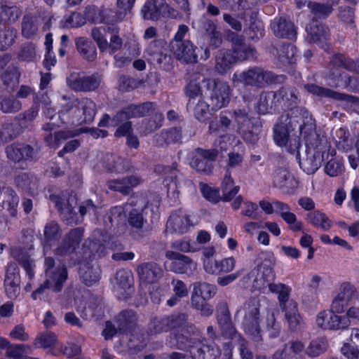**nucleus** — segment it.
Segmentation results:
<instances>
[{"mask_svg": "<svg viewBox=\"0 0 359 359\" xmlns=\"http://www.w3.org/2000/svg\"><path fill=\"white\" fill-rule=\"evenodd\" d=\"M270 292L278 294V299L280 309H283L290 304L297 303L292 299H289L291 288L283 283H269Z\"/></svg>", "mask_w": 359, "mask_h": 359, "instance_id": "nucleus-44", "label": "nucleus"}, {"mask_svg": "<svg viewBox=\"0 0 359 359\" xmlns=\"http://www.w3.org/2000/svg\"><path fill=\"white\" fill-rule=\"evenodd\" d=\"M136 203L134 198H130L129 202L123 206H115L111 209L109 219L111 222L117 224L124 222L127 217L128 224L133 230H141L147 223L144 217L142 208H135Z\"/></svg>", "mask_w": 359, "mask_h": 359, "instance_id": "nucleus-7", "label": "nucleus"}, {"mask_svg": "<svg viewBox=\"0 0 359 359\" xmlns=\"http://www.w3.org/2000/svg\"><path fill=\"white\" fill-rule=\"evenodd\" d=\"M83 234V229L81 227L72 229L55 249V254L65 257L73 253L79 248Z\"/></svg>", "mask_w": 359, "mask_h": 359, "instance_id": "nucleus-21", "label": "nucleus"}, {"mask_svg": "<svg viewBox=\"0 0 359 359\" xmlns=\"http://www.w3.org/2000/svg\"><path fill=\"white\" fill-rule=\"evenodd\" d=\"M229 113L237 133L241 135L245 141L252 144L255 143L259 139L260 121L250 116L249 111L245 108H237Z\"/></svg>", "mask_w": 359, "mask_h": 359, "instance_id": "nucleus-5", "label": "nucleus"}, {"mask_svg": "<svg viewBox=\"0 0 359 359\" xmlns=\"http://www.w3.org/2000/svg\"><path fill=\"white\" fill-rule=\"evenodd\" d=\"M259 306V303L252 299L245 303L243 308L237 311V313H243V330L255 341H259L262 339L260 330Z\"/></svg>", "mask_w": 359, "mask_h": 359, "instance_id": "nucleus-9", "label": "nucleus"}, {"mask_svg": "<svg viewBox=\"0 0 359 359\" xmlns=\"http://www.w3.org/2000/svg\"><path fill=\"white\" fill-rule=\"evenodd\" d=\"M58 114L61 123L64 122L62 116L68 114L73 121L89 123L93 121L95 116L96 105L93 100L87 97L75 99L63 105Z\"/></svg>", "mask_w": 359, "mask_h": 359, "instance_id": "nucleus-6", "label": "nucleus"}, {"mask_svg": "<svg viewBox=\"0 0 359 359\" xmlns=\"http://www.w3.org/2000/svg\"><path fill=\"white\" fill-rule=\"evenodd\" d=\"M142 180L137 175L123 177L121 179L111 180L107 182L108 188L114 191H118L123 195H128L133 189L140 184Z\"/></svg>", "mask_w": 359, "mask_h": 359, "instance_id": "nucleus-28", "label": "nucleus"}, {"mask_svg": "<svg viewBox=\"0 0 359 359\" xmlns=\"http://www.w3.org/2000/svg\"><path fill=\"white\" fill-rule=\"evenodd\" d=\"M165 256L169 259L165 264L168 269L176 273L193 274L197 269V264L190 257L173 251L166 252Z\"/></svg>", "mask_w": 359, "mask_h": 359, "instance_id": "nucleus-16", "label": "nucleus"}, {"mask_svg": "<svg viewBox=\"0 0 359 359\" xmlns=\"http://www.w3.org/2000/svg\"><path fill=\"white\" fill-rule=\"evenodd\" d=\"M297 53L296 48L292 43H286L278 50V59L283 63H293Z\"/></svg>", "mask_w": 359, "mask_h": 359, "instance_id": "nucleus-62", "label": "nucleus"}, {"mask_svg": "<svg viewBox=\"0 0 359 359\" xmlns=\"http://www.w3.org/2000/svg\"><path fill=\"white\" fill-rule=\"evenodd\" d=\"M50 20L49 13L44 10H38L33 13L25 14L21 22L22 34L27 39L36 36L42 22Z\"/></svg>", "mask_w": 359, "mask_h": 359, "instance_id": "nucleus-15", "label": "nucleus"}, {"mask_svg": "<svg viewBox=\"0 0 359 359\" xmlns=\"http://www.w3.org/2000/svg\"><path fill=\"white\" fill-rule=\"evenodd\" d=\"M275 36L293 40L296 38L297 31L294 24L285 17L275 18L271 24Z\"/></svg>", "mask_w": 359, "mask_h": 359, "instance_id": "nucleus-29", "label": "nucleus"}, {"mask_svg": "<svg viewBox=\"0 0 359 359\" xmlns=\"http://www.w3.org/2000/svg\"><path fill=\"white\" fill-rule=\"evenodd\" d=\"M297 122L296 118H290L287 114L281 116L273 128L275 142L280 147H286L291 154L298 153L301 144L299 137L292 133L296 129Z\"/></svg>", "mask_w": 359, "mask_h": 359, "instance_id": "nucleus-3", "label": "nucleus"}, {"mask_svg": "<svg viewBox=\"0 0 359 359\" xmlns=\"http://www.w3.org/2000/svg\"><path fill=\"white\" fill-rule=\"evenodd\" d=\"M16 185L25 191H34L37 188V180L31 173L22 172L15 180Z\"/></svg>", "mask_w": 359, "mask_h": 359, "instance_id": "nucleus-54", "label": "nucleus"}, {"mask_svg": "<svg viewBox=\"0 0 359 359\" xmlns=\"http://www.w3.org/2000/svg\"><path fill=\"white\" fill-rule=\"evenodd\" d=\"M273 185L280 189H291L294 187L295 181L293 175L285 167H276L272 172Z\"/></svg>", "mask_w": 359, "mask_h": 359, "instance_id": "nucleus-34", "label": "nucleus"}, {"mask_svg": "<svg viewBox=\"0 0 359 359\" xmlns=\"http://www.w3.org/2000/svg\"><path fill=\"white\" fill-rule=\"evenodd\" d=\"M281 311L285 313V320L291 331L297 332L303 327L304 320L299 313L297 303H290Z\"/></svg>", "mask_w": 359, "mask_h": 359, "instance_id": "nucleus-38", "label": "nucleus"}, {"mask_svg": "<svg viewBox=\"0 0 359 359\" xmlns=\"http://www.w3.org/2000/svg\"><path fill=\"white\" fill-rule=\"evenodd\" d=\"M217 322L221 334L224 338L235 341L238 343V345L241 344V340H245L240 336L233 326L226 305H224L218 312Z\"/></svg>", "mask_w": 359, "mask_h": 359, "instance_id": "nucleus-22", "label": "nucleus"}, {"mask_svg": "<svg viewBox=\"0 0 359 359\" xmlns=\"http://www.w3.org/2000/svg\"><path fill=\"white\" fill-rule=\"evenodd\" d=\"M22 109L20 101L13 97H0V110L5 114H12Z\"/></svg>", "mask_w": 359, "mask_h": 359, "instance_id": "nucleus-57", "label": "nucleus"}, {"mask_svg": "<svg viewBox=\"0 0 359 359\" xmlns=\"http://www.w3.org/2000/svg\"><path fill=\"white\" fill-rule=\"evenodd\" d=\"M357 295L356 288L349 283H344L339 287V292L333 298L330 311L334 314L342 313L349 302Z\"/></svg>", "mask_w": 359, "mask_h": 359, "instance_id": "nucleus-19", "label": "nucleus"}, {"mask_svg": "<svg viewBox=\"0 0 359 359\" xmlns=\"http://www.w3.org/2000/svg\"><path fill=\"white\" fill-rule=\"evenodd\" d=\"M6 151L7 157L15 162H20L22 160H32L36 155L33 147L20 143H13L8 146Z\"/></svg>", "mask_w": 359, "mask_h": 359, "instance_id": "nucleus-31", "label": "nucleus"}, {"mask_svg": "<svg viewBox=\"0 0 359 359\" xmlns=\"http://www.w3.org/2000/svg\"><path fill=\"white\" fill-rule=\"evenodd\" d=\"M217 156L216 149L205 150L198 148L193 154L190 161L191 166L198 172L209 175L212 172V161Z\"/></svg>", "mask_w": 359, "mask_h": 359, "instance_id": "nucleus-17", "label": "nucleus"}, {"mask_svg": "<svg viewBox=\"0 0 359 359\" xmlns=\"http://www.w3.org/2000/svg\"><path fill=\"white\" fill-rule=\"evenodd\" d=\"M308 8L313 16V20L327 18L333 11L331 4L309 1Z\"/></svg>", "mask_w": 359, "mask_h": 359, "instance_id": "nucleus-51", "label": "nucleus"}, {"mask_svg": "<svg viewBox=\"0 0 359 359\" xmlns=\"http://www.w3.org/2000/svg\"><path fill=\"white\" fill-rule=\"evenodd\" d=\"M21 15V10L16 6H1L0 7V23H14Z\"/></svg>", "mask_w": 359, "mask_h": 359, "instance_id": "nucleus-52", "label": "nucleus"}, {"mask_svg": "<svg viewBox=\"0 0 359 359\" xmlns=\"http://www.w3.org/2000/svg\"><path fill=\"white\" fill-rule=\"evenodd\" d=\"M275 273L273 268L267 264H262L252 269L242 280L247 285H252L255 290H261L269 286L273 280Z\"/></svg>", "mask_w": 359, "mask_h": 359, "instance_id": "nucleus-14", "label": "nucleus"}, {"mask_svg": "<svg viewBox=\"0 0 359 359\" xmlns=\"http://www.w3.org/2000/svg\"><path fill=\"white\" fill-rule=\"evenodd\" d=\"M19 269L15 264L8 265L4 279V288L8 298H16L20 292Z\"/></svg>", "mask_w": 359, "mask_h": 359, "instance_id": "nucleus-25", "label": "nucleus"}, {"mask_svg": "<svg viewBox=\"0 0 359 359\" xmlns=\"http://www.w3.org/2000/svg\"><path fill=\"white\" fill-rule=\"evenodd\" d=\"M20 72L16 67L10 66L2 74L1 79L6 89L13 92L19 83Z\"/></svg>", "mask_w": 359, "mask_h": 359, "instance_id": "nucleus-49", "label": "nucleus"}, {"mask_svg": "<svg viewBox=\"0 0 359 359\" xmlns=\"http://www.w3.org/2000/svg\"><path fill=\"white\" fill-rule=\"evenodd\" d=\"M326 151L306 150V157L299 161V165L309 175L315 173L321 166L325 156L328 157Z\"/></svg>", "mask_w": 359, "mask_h": 359, "instance_id": "nucleus-26", "label": "nucleus"}, {"mask_svg": "<svg viewBox=\"0 0 359 359\" xmlns=\"http://www.w3.org/2000/svg\"><path fill=\"white\" fill-rule=\"evenodd\" d=\"M137 317L133 310L122 311L116 317V323L120 330L127 332L136 324Z\"/></svg>", "mask_w": 359, "mask_h": 359, "instance_id": "nucleus-50", "label": "nucleus"}, {"mask_svg": "<svg viewBox=\"0 0 359 359\" xmlns=\"http://www.w3.org/2000/svg\"><path fill=\"white\" fill-rule=\"evenodd\" d=\"M283 80V75L276 74L258 66L251 67L240 73H234L233 76V82H239L244 86L259 89L271 84L281 83Z\"/></svg>", "mask_w": 359, "mask_h": 359, "instance_id": "nucleus-2", "label": "nucleus"}, {"mask_svg": "<svg viewBox=\"0 0 359 359\" xmlns=\"http://www.w3.org/2000/svg\"><path fill=\"white\" fill-rule=\"evenodd\" d=\"M273 98L276 103L291 109L296 107L299 102L297 89L291 86H283L273 92Z\"/></svg>", "mask_w": 359, "mask_h": 359, "instance_id": "nucleus-27", "label": "nucleus"}, {"mask_svg": "<svg viewBox=\"0 0 359 359\" xmlns=\"http://www.w3.org/2000/svg\"><path fill=\"white\" fill-rule=\"evenodd\" d=\"M128 160L114 155H107L104 168L109 172L123 173L130 169Z\"/></svg>", "mask_w": 359, "mask_h": 359, "instance_id": "nucleus-42", "label": "nucleus"}, {"mask_svg": "<svg viewBox=\"0 0 359 359\" xmlns=\"http://www.w3.org/2000/svg\"><path fill=\"white\" fill-rule=\"evenodd\" d=\"M39 111L38 105H33L27 110L19 114L15 120L20 128H27L36 118Z\"/></svg>", "mask_w": 359, "mask_h": 359, "instance_id": "nucleus-56", "label": "nucleus"}, {"mask_svg": "<svg viewBox=\"0 0 359 359\" xmlns=\"http://www.w3.org/2000/svg\"><path fill=\"white\" fill-rule=\"evenodd\" d=\"M144 20H158L161 17L177 19L180 17L179 11L165 0H146L141 9Z\"/></svg>", "mask_w": 359, "mask_h": 359, "instance_id": "nucleus-10", "label": "nucleus"}, {"mask_svg": "<svg viewBox=\"0 0 359 359\" xmlns=\"http://www.w3.org/2000/svg\"><path fill=\"white\" fill-rule=\"evenodd\" d=\"M30 346L25 344L9 345L7 347L6 355L13 359H25L31 353Z\"/></svg>", "mask_w": 359, "mask_h": 359, "instance_id": "nucleus-63", "label": "nucleus"}, {"mask_svg": "<svg viewBox=\"0 0 359 359\" xmlns=\"http://www.w3.org/2000/svg\"><path fill=\"white\" fill-rule=\"evenodd\" d=\"M167 324L168 331L174 330H186L189 334H195L196 328L192 324L188 322L187 314L180 313L165 316Z\"/></svg>", "mask_w": 359, "mask_h": 359, "instance_id": "nucleus-33", "label": "nucleus"}, {"mask_svg": "<svg viewBox=\"0 0 359 359\" xmlns=\"http://www.w3.org/2000/svg\"><path fill=\"white\" fill-rule=\"evenodd\" d=\"M202 88L208 91L210 109L217 111L226 107L230 100V88L227 83L219 79H204Z\"/></svg>", "mask_w": 359, "mask_h": 359, "instance_id": "nucleus-8", "label": "nucleus"}, {"mask_svg": "<svg viewBox=\"0 0 359 359\" xmlns=\"http://www.w3.org/2000/svg\"><path fill=\"white\" fill-rule=\"evenodd\" d=\"M62 235V230L60 225L54 221L48 222L43 230V254L46 255L47 251L50 249L51 242L58 240Z\"/></svg>", "mask_w": 359, "mask_h": 359, "instance_id": "nucleus-40", "label": "nucleus"}, {"mask_svg": "<svg viewBox=\"0 0 359 359\" xmlns=\"http://www.w3.org/2000/svg\"><path fill=\"white\" fill-rule=\"evenodd\" d=\"M115 280L117 287L123 290L127 295H130L133 291V276L131 271L128 269H120L116 271Z\"/></svg>", "mask_w": 359, "mask_h": 359, "instance_id": "nucleus-46", "label": "nucleus"}, {"mask_svg": "<svg viewBox=\"0 0 359 359\" xmlns=\"http://www.w3.org/2000/svg\"><path fill=\"white\" fill-rule=\"evenodd\" d=\"M273 92L262 93L257 103L256 108L261 114H265L273 108Z\"/></svg>", "mask_w": 359, "mask_h": 359, "instance_id": "nucleus-64", "label": "nucleus"}, {"mask_svg": "<svg viewBox=\"0 0 359 359\" xmlns=\"http://www.w3.org/2000/svg\"><path fill=\"white\" fill-rule=\"evenodd\" d=\"M0 201L3 208L7 209L12 217H16L19 198L11 188L0 189Z\"/></svg>", "mask_w": 359, "mask_h": 359, "instance_id": "nucleus-39", "label": "nucleus"}, {"mask_svg": "<svg viewBox=\"0 0 359 359\" xmlns=\"http://www.w3.org/2000/svg\"><path fill=\"white\" fill-rule=\"evenodd\" d=\"M300 116H290V118H296L298 123L296 128H298L299 135H303L316 130V122L311 114L305 109L301 108L298 110Z\"/></svg>", "mask_w": 359, "mask_h": 359, "instance_id": "nucleus-41", "label": "nucleus"}, {"mask_svg": "<svg viewBox=\"0 0 359 359\" xmlns=\"http://www.w3.org/2000/svg\"><path fill=\"white\" fill-rule=\"evenodd\" d=\"M100 270L98 266H94L89 263L81 264L79 276L82 282L87 286H91L100 279Z\"/></svg>", "mask_w": 359, "mask_h": 359, "instance_id": "nucleus-43", "label": "nucleus"}, {"mask_svg": "<svg viewBox=\"0 0 359 359\" xmlns=\"http://www.w3.org/2000/svg\"><path fill=\"white\" fill-rule=\"evenodd\" d=\"M236 59L231 50L221 49L215 55V71L221 74H225L236 63Z\"/></svg>", "mask_w": 359, "mask_h": 359, "instance_id": "nucleus-37", "label": "nucleus"}, {"mask_svg": "<svg viewBox=\"0 0 359 359\" xmlns=\"http://www.w3.org/2000/svg\"><path fill=\"white\" fill-rule=\"evenodd\" d=\"M76 46L85 60L92 62L96 59L97 50L92 41L83 37H79L76 40Z\"/></svg>", "mask_w": 359, "mask_h": 359, "instance_id": "nucleus-47", "label": "nucleus"}, {"mask_svg": "<svg viewBox=\"0 0 359 359\" xmlns=\"http://www.w3.org/2000/svg\"><path fill=\"white\" fill-rule=\"evenodd\" d=\"M221 188L222 191V200L226 202L234 198L240 189L238 186H234V182L229 175H224Z\"/></svg>", "mask_w": 359, "mask_h": 359, "instance_id": "nucleus-53", "label": "nucleus"}, {"mask_svg": "<svg viewBox=\"0 0 359 359\" xmlns=\"http://www.w3.org/2000/svg\"><path fill=\"white\" fill-rule=\"evenodd\" d=\"M339 67L359 73V59L355 61L342 54H335L330 58L327 68L324 72L325 77L330 86L348 87L351 85L353 78L342 72Z\"/></svg>", "mask_w": 359, "mask_h": 359, "instance_id": "nucleus-1", "label": "nucleus"}, {"mask_svg": "<svg viewBox=\"0 0 359 359\" xmlns=\"http://www.w3.org/2000/svg\"><path fill=\"white\" fill-rule=\"evenodd\" d=\"M141 284H151L156 283L163 274L161 267L156 262H144L136 268Z\"/></svg>", "mask_w": 359, "mask_h": 359, "instance_id": "nucleus-23", "label": "nucleus"}, {"mask_svg": "<svg viewBox=\"0 0 359 359\" xmlns=\"http://www.w3.org/2000/svg\"><path fill=\"white\" fill-rule=\"evenodd\" d=\"M20 128L12 123H4L0 127V142H9L20 135Z\"/></svg>", "mask_w": 359, "mask_h": 359, "instance_id": "nucleus-60", "label": "nucleus"}, {"mask_svg": "<svg viewBox=\"0 0 359 359\" xmlns=\"http://www.w3.org/2000/svg\"><path fill=\"white\" fill-rule=\"evenodd\" d=\"M191 225L189 216L182 210L172 213L167 222L168 230L180 234L187 232Z\"/></svg>", "mask_w": 359, "mask_h": 359, "instance_id": "nucleus-32", "label": "nucleus"}, {"mask_svg": "<svg viewBox=\"0 0 359 359\" xmlns=\"http://www.w3.org/2000/svg\"><path fill=\"white\" fill-rule=\"evenodd\" d=\"M306 219L314 226H320L325 231L329 230L332 226L331 220L320 211H313L308 213Z\"/></svg>", "mask_w": 359, "mask_h": 359, "instance_id": "nucleus-55", "label": "nucleus"}, {"mask_svg": "<svg viewBox=\"0 0 359 359\" xmlns=\"http://www.w3.org/2000/svg\"><path fill=\"white\" fill-rule=\"evenodd\" d=\"M233 51L236 61H243L254 56L255 50L247 45L242 36L233 34L231 37Z\"/></svg>", "mask_w": 359, "mask_h": 359, "instance_id": "nucleus-35", "label": "nucleus"}, {"mask_svg": "<svg viewBox=\"0 0 359 359\" xmlns=\"http://www.w3.org/2000/svg\"><path fill=\"white\" fill-rule=\"evenodd\" d=\"M55 259L51 257H46L44 260L46 280L32 294L33 299L40 298L47 289L55 292H60L67 279V270L65 265L55 266Z\"/></svg>", "mask_w": 359, "mask_h": 359, "instance_id": "nucleus-4", "label": "nucleus"}, {"mask_svg": "<svg viewBox=\"0 0 359 359\" xmlns=\"http://www.w3.org/2000/svg\"><path fill=\"white\" fill-rule=\"evenodd\" d=\"M316 325L323 330H344L351 325V320L346 316H341L332 313L330 311H323L316 317Z\"/></svg>", "mask_w": 359, "mask_h": 359, "instance_id": "nucleus-20", "label": "nucleus"}, {"mask_svg": "<svg viewBox=\"0 0 359 359\" xmlns=\"http://www.w3.org/2000/svg\"><path fill=\"white\" fill-rule=\"evenodd\" d=\"M127 109L131 118L149 115L154 110L152 102H144L138 105L131 104Z\"/></svg>", "mask_w": 359, "mask_h": 359, "instance_id": "nucleus-61", "label": "nucleus"}, {"mask_svg": "<svg viewBox=\"0 0 359 359\" xmlns=\"http://www.w3.org/2000/svg\"><path fill=\"white\" fill-rule=\"evenodd\" d=\"M327 348V340L324 337H318L310 341L305 349V353L308 357L314 358L325 353Z\"/></svg>", "mask_w": 359, "mask_h": 359, "instance_id": "nucleus-48", "label": "nucleus"}, {"mask_svg": "<svg viewBox=\"0 0 359 359\" xmlns=\"http://www.w3.org/2000/svg\"><path fill=\"white\" fill-rule=\"evenodd\" d=\"M306 30L310 43H316L325 51L330 49L329 43L330 34L328 27L320 23L317 20H312L306 26Z\"/></svg>", "mask_w": 359, "mask_h": 359, "instance_id": "nucleus-18", "label": "nucleus"}, {"mask_svg": "<svg viewBox=\"0 0 359 359\" xmlns=\"http://www.w3.org/2000/svg\"><path fill=\"white\" fill-rule=\"evenodd\" d=\"M50 199L60 212L62 219L65 220L68 224L72 225L81 222V219L75 211V207L77 205L75 196L69 191H65L59 195H50Z\"/></svg>", "mask_w": 359, "mask_h": 359, "instance_id": "nucleus-11", "label": "nucleus"}, {"mask_svg": "<svg viewBox=\"0 0 359 359\" xmlns=\"http://www.w3.org/2000/svg\"><path fill=\"white\" fill-rule=\"evenodd\" d=\"M182 137L180 128H170L168 130H163L161 133L154 136V143L156 146L163 147L170 144L179 142Z\"/></svg>", "mask_w": 359, "mask_h": 359, "instance_id": "nucleus-36", "label": "nucleus"}, {"mask_svg": "<svg viewBox=\"0 0 359 359\" xmlns=\"http://www.w3.org/2000/svg\"><path fill=\"white\" fill-rule=\"evenodd\" d=\"M189 347L186 349L187 352H188V356L190 359H205V349H208V346L203 347L201 342L200 341L198 337L193 338L191 339Z\"/></svg>", "mask_w": 359, "mask_h": 359, "instance_id": "nucleus-58", "label": "nucleus"}, {"mask_svg": "<svg viewBox=\"0 0 359 359\" xmlns=\"http://www.w3.org/2000/svg\"><path fill=\"white\" fill-rule=\"evenodd\" d=\"M172 48L177 60L185 63L194 62L197 60L196 47L189 41L173 42Z\"/></svg>", "mask_w": 359, "mask_h": 359, "instance_id": "nucleus-30", "label": "nucleus"}, {"mask_svg": "<svg viewBox=\"0 0 359 359\" xmlns=\"http://www.w3.org/2000/svg\"><path fill=\"white\" fill-rule=\"evenodd\" d=\"M104 243H101L99 239H94L90 242L88 245L89 250V258L91 255L95 257H102L104 256L107 253V248H110L112 250L115 249H121V245L120 243H117V242H114L113 243H110L109 242H106L104 241Z\"/></svg>", "mask_w": 359, "mask_h": 359, "instance_id": "nucleus-45", "label": "nucleus"}, {"mask_svg": "<svg viewBox=\"0 0 359 359\" xmlns=\"http://www.w3.org/2000/svg\"><path fill=\"white\" fill-rule=\"evenodd\" d=\"M67 86L75 92L89 93L96 90L101 82L99 73L86 74L83 72H72L66 78Z\"/></svg>", "mask_w": 359, "mask_h": 359, "instance_id": "nucleus-12", "label": "nucleus"}, {"mask_svg": "<svg viewBox=\"0 0 359 359\" xmlns=\"http://www.w3.org/2000/svg\"><path fill=\"white\" fill-rule=\"evenodd\" d=\"M16 30L12 27L4 26L0 28V51L7 49L15 41Z\"/></svg>", "mask_w": 359, "mask_h": 359, "instance_id": "nucleus-59", "label": "nucleus"}, {"mask_svg": "<svg viewBox=\"0 0 359 359\" xmlns=\"http://www.w3.org/2000/svg\"><path fill=\"white\" fill-rule=\"evenodd\" d=\"M304 88L310 93L320 96L332 98L335 100L346 101L353 105L359 104V98L345 93H341L328 88L320 87L313 83L304 85Z\"/></svg>", "mask_w": 359, "mask_h": 359, "instance_id": "nucleus-24", "label": "nucleus"}, {"mask_svg": "<svg viewBox=\"0 0 359 359\" xmlns=\"http://www.w3.org/2000/svg\"><path fill=\"white\" fill-rule=\"evenodd\" d=\"M144 56L152 65H157L165 70L171 67V57L168 55L165 42L161 39L154 40L148 45Z\"/></svg>", "mask_w": 359, "mask_h": 359, "instance_id": "nucleus-13", "label": "nucleus"}]
</instances>
